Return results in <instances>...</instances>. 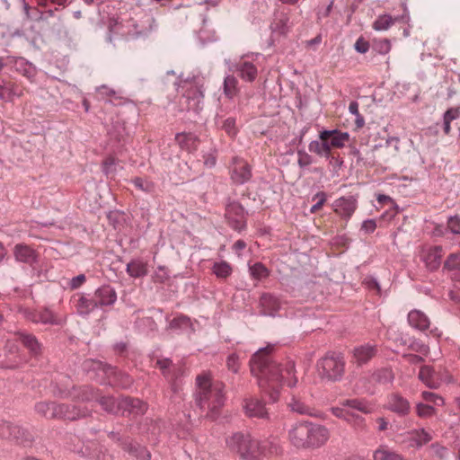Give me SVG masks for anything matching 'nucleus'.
<instances>
[{"label":"nucleus","instance_id":"1","mask_svg":"<svg viewBox=\"0 0 460 460\" xmlns=\"http://www.w3.org/2000/svg\"><path fill=\"white\" fill-rule=\"evenodd\" d=\"M272 350L273 346L268 345L253 353L249 361L252 375L258 377L260 383L266 381L280 385L284 379V373H286L288 376H293L288 385L289 387L295 386L297 378L294 375L296 371L294 361L289 360L285 367H282L274 358Z\"/></svg>","mask_w":460,"mask_h":460},{"label":"nucleus","instance_id":"2","mask_svg":"<svg viewBox=\"0 0 460 460\" xmlns=\"http://www.w3.org/2000/svg\"><path fill=\"white\" fill-rule=\"evenodd\" d=\"M196 384L199 392L195 394V403L200 410L208 409L206 417L212 420L220 414V409L225 405V384L221 381H211L205 375H198Z\"/></svg>","mask_w":460,"mask_h":460},{"label":"nucleus","instance_id":"3","mask_svg":"<svg viewBox=\"0 0 460 460\" xmlns=\"http://www.w3.org/2000/svg\"><path fill=\"white\" fill-rule=\"evenodd\" d=\"M83 368L91 379L98 381L102 385L128 389L133 384V378L128 373L101 360L86 359Z\"/></svg>","mask_w":460,"mask_h":460},{"label":"nucleus","instance_id":"4","mask_svg":"<svg viewBox=\"0 0 460 460\" xmlns=\"http://www.w3.org/2000/svg\"><path fill=\"white\" fill-rule=\"evenodd\" d=\"M288 437L296 448H315L328 440L329 431L323 425L301 421L289 430Z\"/></svg>","mask_w":460,"mask_h":460},{"label":"nucleus","instance_id":"5","mask_svg":"<svg viewBox=\"0 0 460 460\" xmlns=\"http://www.w3.org/2000/svg\"><path fill=\"white\" fill-rule=\"evenodd\" d=\"M315 367L321 380L335 383L345 373V361L341 354L330 351L317 360Z\"/></svg>","mask_w":460,"mask_h":460},{"label":"nucleus","instance_id":"6","mask_svg":"<svg viewBox=\"0 0 460 460\" xmlns=\"http://www.w3.org/2000/svg\"><path fill=\"white\" fill-rule=\"evenodd\" d=\"M178 92L188 100L189 109H199L200 102L204 98V78L199 75L184 76L181 74L173 83Z\"/></svg>","mask_w":460,"mask_h":460},{"label":"nucleus","instance_id":"7","mask_svg":"<svg viewBox=\"0 0 460 460\" xmlns=\"http://www.w3.org/2000/svg\"><path fill=\"white\" fill-rule=\"evenodd\" d=\"M226 445L230 450L237 453L243 460H261L260 443L248 433H234L226 438Z\"/></svg>","mask_w":460,"mask_h":460},{"label":"nucleus","instance_id":"8","mask_svg":"<svg viewBox=\"0 0 460 460\" xmlns=\"http://www.w3.org/2000/svg\"><path fill=\"white\" fill-rule=\"evenodd\" d=\"M2 438L23 447H31L34 441V436L27 428L11 421L4 427Z\"/></svg>","mask_w":460,"mask_h":460},{"label":"nucleus","instance_id":"9","mask_svg":"<svg viewBox=\"0 0 460 460\" xmlns=\"http://www.w3.org/2000/svg\"><path fill=\"white\" fill-rule=\"evenodd\" d=\"M248 212L243 205L236 200H228L226 204L225 217L231 228L242 232L246 228Z\"/></svg>","mask_w":460,"mask_h":460},{"label":"nucleus","instance_id":"10","mask_svg":"<svg viewBox=\"0 0 460 460\" xmlns=\"http://www.w3.org/2000/svg\"><path fill=\"white\" fill-rule=\"evenodd\" d=\"M121 415L130 419L142 417L147 411V404L142 400L130 396H120Z\"/></svg>","mask_w":460,"mask_h":460},{"label":"nucleus","instance_id":"11","mask_svg":"<svg viewBox=\"0 0 460 460\" xmlns=\"http://www.w3.org/2000/svg\"><path fill=\"white\" fill-rule=\"evenodd\" d=\"M14 335L17 341L28 350L29 355L35 359H40L43 354V345L37 337L25 331H16Z\"/></svg>","mask_w":460,"mask_h":460},{"label":"nucleus","instance_id":"12","mask_svg":"<svg viewBox=\"0 0 460 460\" xmlns=\"http://www.w3.org/2000/svg\"><path fill=\"white\" fill-rule=\"evenodd\" d=\"M288 11L285 8H279L274 12L273 20L270 25L272 37L275 35L286 37L291 29Z\"/></svg>","mask_w":460,"mask_h":460},{"label":"nucleus","instance_id":"13","mask_svg":"<svg viewBox=\"0 0 460 460\" xmlns=\"http://www.w3.org/2000/svg\"><path fill=\"white\" fill-rule=\"evenodd\" d=\"M320 140H324L327 148H342L345 143L349 141L350 136L349 132H342L337 128L326 129L323 128L318 135Z\"/></svg>","mask_w":460,"mask_h":460},{"label":"nucleus","instance_id":"14","mask_svg":"<svg viewBox=\"0 0 460 460\" xmlns=\"http://www.w3.org/2000/svg\"><path fill=\"white\" fill-rule=\"evenodd\" d=\"M385 408L399 417H406L411 412V403L399 393L388 395Z\"/></svg>","mask_w":460,"mask_h":460},{"label":"nucleus","instance_id":"15","mask_svg":"<svg viewBox=\"0 0 460 460\" xmlns=\"http://www.w3.org/2000/svg\"><path fill=\"white\" fill-rule=\"evenodd\" d=\"M13 252L19 262L33 266L39 261V253L36 250L24 243L15 244Z\"/></svg>","mask_w":460,"mask_h":460},{"label":"nucleus","instance_id":"16","mask_svg":"<svg viewBox=\"0 0 460 460\" xmlns=\"http://www.w3.org/2000/svg\"><path fill=\"white\" fill-rule=\"evenodd\" d=\"M259 304L263 315L275 316L281 308L279 296L270 292H264L261 295Z\"/></svg>","mask_w":460,"mask_h":460},{"label":"nucleus","instance_id":"17","mask_svg":"<svg viewBox=\"0 0 460 460\" xmlns=\"http://www.w3.org/2000/svg\"><path fill=\"white\" fill-rule=\"evenodd\" d=\"M121 449L135 460L151 459V453L146 447L141 445L129 437H127V440L124 442Z\"/></svg>","mask_w":460,"mask_h":460},{"label":"nucleus","instance_id":"18","mask_svg":"<svg viewBox=\"0 0 460 460\" xmlns=\"http://www.w3.org/2000/svg\"><path fill=\"white\" fill-rule=\"evenodd\" d=\"M54 412L55 419H64L71 421L86 416L85 412L80 408L66 403H57Z\"/></svg>","mask_w":460,"mask_h":460},{"label":"nucleus","instance_id":"19","mask_svg":"<svg viewBox=\"0 0 460 460\" xmlns=\"http://www.w3.org/2000/svg\"><path fill=\"white\" fill-rule=\"evenodd\" d=\"M27 319L33 323H40L43 324L61 325L62 320L58 318L54 313L45 307L39 311H31L26 314Z\"/></svg>","mask_w":460,"mask_h":460},{"label":"nucleus","instance_id":"20","mask_svg":"<svg viewBox=\"0 0 460 460\" xmlns=\"http://www.w3.org/2000/svg\"><path fill=\"white\" fill-rule=\"evenodd\" d=\"M94 296L99 307L111 306L117 301L116 289L109 284L98 288L94 292Z\"/></svg>","mask_w":460,"mask_h":460},{"label":"nucleus","instance_id":"21","mask_svg":"<svg viewBox=\"0 0 460 460\" xmlns=\"http://www.w3.org/2000/svg\"><path fill=\"white\" fill-rule=\"evenodd\" d=\"M357 199L354 196H343L334 201L335 212L349 219L357 208Z\"/></svg>","mask_w":460,"mask_h":460},{"label":"nucleus","instance_id":"22","mask_svg":"<svg viewBox=\"0 0 460 460\" xmlns=\"http://www.w3.org/2000/svg\"><path fill=\"white\" fill-rule=\"evenodd\" d=\"M353 358L358 366L368 363L377 354V347L369 343L355 347Z\"/></svg>","mask_w":460,"mask_h":460},{"label":"nucleus","instance_id":"23","mask_svg":"<svg viewBox=\"0 0 460 460\" xmlns=\"http://www.w3.org/2000/svg\"><path fill=\"white\" fill-rule=\"evenodd\" d=\"M243 409L246 415L249 417H256L261 419L268 418L265 403L257 398H251L246 400L243 405Z\"/></svg>","mask_w":460,"mask_h":460},{"label":"nucleus","instance_id":"24","mask_svg":"<svg viewBox=\"0 0 460 460\" xmlns=\"http://www.w3.org/2000/svg\"><path fill=\"white\" fill-rule=\"evenodd\" d=\"M234 71L237 73L238 76L241 77L245 82L252 83L253 82L258 75V70L256 66L249 61H242L236 63L234 66Z\"/></svg>","mask_w":460,"mask_h":460},{"label":"nucleus","instance_id":"25","mask_svg":"<svg viewBox=\"0 0 460 460\" xmlns=\"http://www.w3.org/2000/svg\"><path fill=\"white\" fill-rule=\"evenodd\" d=\"M175 141L181 149L193 152L198 148L199 138L191 132H180L175 135Z\"/></svg>","mask_w":460,"mask_h":460},{"label":"nucleus","instance_id":"26","mask_svg":"<svg viewBox=\"0 0 460 460\" xmlns=\"http://www.w3.org/2000/svg\"><path fill=\"white\" fill-rule=\"evenodd\" d=\"M98 389L91 385H74L73 401L90 402L97 400Z\"/></svg>","mask_w":460,"mask_h":460},{"label":"nucleus","instance_id":"27","mask_svg":"<svg viewBox=\"0 0 460 460\" xmlns=\"http://www.w3.org/2000/svg\"><path fill=\"white\" fill-rule=\"evenodd\" d=\"M126 272L134 279L144 278L148 274L147 262L140 258L133 259L127 264Z\"/></svg>","mask_w":460,"mask_h":460},{"label":"nucleus","instance_id":"28","mask_svg":"<svg viewBox=\"0 0 460 460\" xmlns=\"http://www.w3.org/2000/svg\"><path fill=\"white\" fill-rule=\"evenodd\" d=\"M408 323L409 324L419 331H426L429 329L430 322L428 316L420 310H411L408 314Z\"/></svg>","mask_w":460,"mask_h":460},{"label":"nucleus","instance_id":"29","mask_svg":"<svg viewBox=\"0 0 460 460\" xmlns=\"http://www.w3.org/2000/svg\"><path fill=\"white\" fill-rule=\"evenodd\" d=\"M252 178V167L248 164L235 166L231 171V180L237 185L244 184Z\"/></svg>","mask_w":460,"mask_h":460},{"label":"nucleus","instance_id":"30","mask_svg":"<svg viewBox=\"0 0 460 460\" xmlns=\"http://www.w3.org/2000/svg\"><path fill=\"white\" fill-rule=\"evenodd\" d=\"M443 256V249L441 246H434L424 257L426 267L430 271L437 270L441 265V259Z\"/></svg>","mask_w":460,"mask_h":460},{"label":"nucleus","instance_id":"31","mask_svg":"<svg viewBox=\"0 0 460 460\" xmlns=\"http://www.w3.org/2000/svg\"><path fill=\"white\" fill-rule=\"evenodd\" d=\"M108 135L111 141H115L118 144L124 143L128 136L125 123L120 120L112 122L111 128L108 131Z\"/></svg>","mask_w":460,"mask_h":460},{"label":"nucleus","instance_id":"32","mask_svg":"<svg viewBox=\"0 0 460 460\" xmlns=\"http://www.w3.org/2000/svg\"><path fill=\"white\" fill-rule=\"evenodd\" d=\"M96 401L102 410L110 414L117 415L120 412L119 397L116 399L111 395H99Z\"/></svg>","mask_w":460,"mask_h":460},{"label":"nucleus","instance_id":"33","mask_svg":"<svg viewBox=\"0 0 460 460\" xmlns=\"http://www.w3.org/2000/svg\"><path fill=\"white\" fill-rule=\"evenodd\" d=\"M238 84V79L234 75H227L224 78L223 93L227 99L233 100L239 94L240 89Z\"/></svg>","mask_w":460,"mask_h":460},{"label":"nucleus","instance_id":"34","mask_svg":"<svg viewBox=\"0 0 460 460\" xmlns=\"http://www.w3.org/2000/svg\"><path fill=\"white\" fill-rule=\"evenodd\" d=\"M76 307L79 314L87 315L91 312L99 308V305L97 304V301L95 300L94 295L91 297L81 296L80 298L77 300Z\"/></svg>","mask_w":460,"mask_h":460},{"label":"nucleus","instance_id":"35","mask_svg":"<svg viewBox=\"0 0 460 460\" xmlns=\"http://www.w3.org/2000/svg\"><path fill=\"white\" fill-rule=\"evenodd\" d=\"M373 382L378 385L392 384L394 379V374L390 367H382L373 372L371 376Z\"/></svg>","mask_w":460,"mask_h":460},{"label":"nucleus","instance_id":"36","mask_svg":"<svg viewBox=\"0 0 460 460\" xmlns=\"http://www.w3.org/2000/svg\"><path fill=\"white\" fill-rule=\"evenodd\" d=\"M57 408V402H37L34 406L36 412L46 419L53 420L55 416L53 413L54 409Z\"/></svg>","mask_w":460,"mask_h":460},{"label":"nucleus","instance_id":"37","mask_svg":"<svg viewBox=\"0 0 460 460\" xmlns=\"http://www.w3.org/2000/svg\"><path fill=\"white\" fill-rule=\"evenodd\" d=\"M212 272L217 279H226L232 274L233 269L226 261H216L212 266Z\"/></svg>","mask_w":460,"mask_h":460},{"label":"nucleus","instance_id":"38","mask_svg":"<svg viewBox=\"0 0 460 460\" xmlns=\"http://www.w3.org/2000/svg\"><path fill=\"white\" fill-rule=\"evenodd\" d=\"M341 405L363 413L370 412V407L367 404V402L363 399H346L341 402Z\"/></svg>","mask_w":460,"mask_h":460},{"label":"nucleus","instance_id":"39","mask_svg":"<svg viewBox=\"0 0 460 460\" xmlns=\"http://www.w3.org/2000/svg\"><path fill=\"white\" fill-rule=\"evenodd\" d=\"M377 148V146H375L374 148L371 150V152L367 153V155H371V156L363 157L361 155L360 151L354 146H349V155H353L357 159V164H362L363 165H369L374 166L375 165V160H374V155L373 152L375 149Z\"/></svg>","mask_w":460,"mask_h":460},{"label":"nucleus","instance_id":"40","mask_svg":"<svg viewBox=\"0 0 460 460\" xmlns=\"http://www.w3.org/2000/svg\"><path fill=\"white\" fill-rule=\"evenodd\" d=\"M249 271L251 276L257 279L261 280L270 276V270L262 262H255L249 266Z\"/></svg>","mask_w":460,"mask_h":460},{"label":"nucleus","instance_id":"41","mask_svg":"<svg viewBox=\"0 0 460 460\" xmlns=\"http://www.w3.org/2000/svg\"><path fill=\"white\" fill-rule=\"evenodd\" d=\"M391 49L390 40L387 39L374 40L371 44V52L379 55H385Z\"/></svg>","mask_w":460,"mask_h":460},{"label":"nucleus","instance_id":"42","mask_svg":"<svg viewBox=\"0 0 460 460\" xmlns=\"http://www.w3.org/2000/svg\"><path fill=\"white\" fill-rule=\"evenodd\" d=\"M192 326L190 318L181 314L169 322V328L172 330H183Z\"/></svg>","mask_w":460,"mask_h":460},{"label":"nucleus","instance_id":"43","mask_svg":"<svg viewBox=\"0 0 460 460\" xmlns=\"http://www.w3.org/2000/svg\"><path fill=\"white\" fill-rule=\"evenodd\" d=\"M394 23V19L388 15L384 14L378 16V18L373 23V29L376 31L387 30Z\"/></svg>","mask_w":460,"mask_h":460},{"label":"nucleus","instance_id":"44","mask_svg":"<svg viewBox=\"0 0 460 460\" xmlns=\"http://www.w3.org/2000/svg\"><path fill=\"white\" fill-rule=\"evenodd\" d=\"M375 460H406L402 456L388 450L377 449L374 454Z\"/></svg>","mask_w":460,"mask_h":460},{"label":"nucleus","instance_id":"45","mask_svg":"<svg viewBox=\"0 0 460 460\" xmlns=\"http://www.w3.org/2000/svg\"><path fill=\"white\" fill-rule=\"evenodd\" d=\"M444 270H458L460 272V254L451 253L444 262Z\"/></svg>","mask_w":460,"mask_h":460},{"label":"nucleus","instance_id":"46","mask_svg":"<svg viewBox=\"0 0 460 460\" xmlns=\"http://www.w3.org/2000/svg\"><path fill=\"white\" fill-rule=\"evenodd\" d=\"M132 182L137 189H139L146 193H152L155 191V183L152 181L144 180L141 177H135L132 180Z\"/></svg>","mask_w":460,"mask_h":460},{"label":"nucleus","instance_id":"47","mask_svg":"<svg viewBox=\"0 0 460 460\" xmlns=\"http://www.w3.org/2000/svg\"><path fill=\"white\" fill-rule=\"evenodd\" d=\"M53 394L55 396L59 397L61 399H71L73 400L74 396V385L71 388H67L62 385H56Z\"/></svg>","mask_w":460,"mask_h":460},{"label":"nucleus","instance_id":"48","mask_svg":"<svg viewBox=\"0 0 460 460\" xmlns=\"http://www.w3.org/2000/svg\"><path fill=\"white\" fill-rule=\"evenodd\" d=\"M416 412L419 417L427 418L434 415L436 409L431 405L419 402L416 404Z\"/></svg>","mask_w":460,"mask_h":460},{"label":"nucleus","instance_id":"49","mask_svg":"<svg viewBox=\"0 0 460 460\" xmlns=\"http://www.w3.org/2000/svg\"><path fill=\"white\" fill-rule=\"evenodd\" d=\"M409 349L422 355H427L429 350V346L418 339H412L411 341Z\"/></svg>","mask_w":460,"mask_h":460},{"label":"nucleus","instance_id":"50","mask_svg":"<svg viewBox=\"0 0 460 460\" xmlns=\"http://www.w3.org/2000/svg\"><path fill=\"white\" fill-rule=\"evenodd\" d=\"M447 228L454 234H460V217L458 215L450 216L447 218Z\"/></svg>","mask_w":460,"mask_h":460},{"label":"nucleus","instance_id":"51","mask_svg":"<svg viewBox=\"0 0 460 460\" xmlns=\"http://www.w3.org/2000/svg\"><path fill=\"white\" fill-rule=\"evenodd\" d=\"M436 376V372L431 366L424 365L420 367L418 377L424 384Z\"/></svg>","mask_w":460,"mask_h":460},{"label":"nucleus","instance_id":"52","mask_svg":"<svg viewBox=\"0 0 460 460\" xmlns=\"http://www.w3.org/2000/svg\"><path fill=\"white\" fill-rule=\"evenodd\" d=\"M59 11L60 9L58 7L45 11L36 10V14H38L37 22H48L49 19L50 17H55L56 13Z\"/></svg>","mask_w":460,"mask_h":460},{"label":"nucleus","instance_id":"53","mask_svg":"<svg viewBox=\"0 0 460 460\" xmlns=\"http://www.w3.org/2000/svg\"><path fill=\"white\" fill-rule=\"evenodd\" d=\"M222 128L231 137L237 134V128L235 127V119L229 117L223 121Z\"/></svg>","mask_w":460,"mask_h":460},{"label":"nucleus","instance_id":"54","mask_svg":"<svg viewBox=\"0 0 460 460\" xmlns=\"http://www.w3.org/2000/svg\"><path fill=\"white\" fill-rule=\"evenodd\" d=\"M308 149L311 153H314L317 155L322 154V151H324L327 149V145L324 143V140H320L318 137V140H313L310 142L308 146Z\"/></svg>","mask_w":460,"mask_h":460},{"label":"nucleus","instance_id":"55","mask_svg":"<svg viewBox=\"0 0 460 460\" xmlns=\"http://www.w3.org/2000/svg\"><path fill=\"white\" fill-rule=\"evenodd\" d=\"M421 397L424 401L433 402L436 405L444 404V399L432 392L424 391L421 394Z\"/></svg>","mask_w":460,"mask_h":460},{"label":"nucleus","instance_id":"56","mask_svg":"<svg viewBox=\"0 0 460 460\" xmlns=\"http://www.w3.org/2000/svg\"><path fill=\"white\" fill-rule=\"evenodd\" d=\"M14 92L10 85L0 84V99L4 102H12Z\"/></svg>","mask_w":460,"mask_h":460},{"label":"nucleus","instance_id":"57","mask_svg":"<svg viewBox=\"0 0 460 460\" xmlns=\"http://www.w3.org/2000/svg\"><path fill=\"white\" fill-rule=\"evenodd\" d=\"M298 155V166L300 168H305L310 165L313 163V157L307 154L305 150H297Z\"/></svg>","mask_w":460,"mask_h":460},{"label":"nucleus","instance_id":"58","mask_svg":"<svg viewBox=\"0 0 460 460\" xmlns=\"http://www.w3.org/2000/svg\"><path fill=\"white\" fill-rule=\"evenodd\" d=\"M364 420L365 419L359 415L358 413H355L350 411L349 415H348L347 422L352 424L356 428H364Z\"/></svg>","mask_w":460,"mask_h":460},{"label":"nucleus","instance_id":"59","mask_svg":"<svg viewBox=\"0 0 460 460\" xmlns=\"http://www.w3.org/2000/svg\"><path fill=\"white\" fill-rule=\"evenodd\" d=\"M115 164H116V160L114 157H112V156L107 157L102 164L103 173H105L106 175H109L111 173L115 172V171H116Z\"/></svg>","mask_w":460,"mask_h":460},{"label":"nucleus","instance_id":"60","mask_svg":"<svg viewBox=\"0 0 460 460\" xmlns=\"http://www.w3.org/2000/svg\"><path fill=\"white\" fill-rule=\"evenodd\" d=\"M226 366L233 373L239 370V357L235 353L230 354L226 358Z\"/></svg>","mask_w":460,"mask_h":460},{"label":"nucleus","instance_id":"61","mask_svg":"<svg viewBox=\"0 0 460 460\" xmlns=\"http://www.w3.org/2000/svg\"><path fill=\"white\" fill-rule=\"evenodd\" d=\"M370 47L371 46L369 42L366 40L363 37H359L354 45L355 50L360 54L367 53Z\"/></svg>","mask_w":460,"mask_h":460},{"label":"nucleus","instance_id":"62","mask_svg":"<svg viewBox=\"0 0 460 460\" xmlns=\"http://www.w3.org/2000/svg\"><path fill=\"white\" fill-rule=\"evenodd\" d=\"M376 229V222L375 219H367L364 220L360 230L363 231L365 234H369L375 232Z\"/></svg>","mask_w":460,"mask_h":460},{"label":"nucleus","instance_id":"63","mask_svg":"<svg viewBox=\"0 0 460 460\" xmlns=\"http://www.w3.org/2000/svg\"><path fill=\"white\" fill-rule=\"evenodd\" d=\"M95 447H98V445L96 444H92V445H86V446H83L78 451H77V454L82 456V457H85V458H89L91 459V457L93 456V453L94 452V449H95Z\"/></svg>","mask_w":460,"mask_h":460},{"label":"nucleus","instance_id":"64","mask_svg":"<svg viewBox=\"0 0 460 460\" xmlns=\"http://www.w3.org/2000/svg\"><path fill=\"white\" fill-rule=\"evenodd\" d=\"M91 460H111V456L106 454L99 446L95 447Z\"/></svg>","mask_w":460,"mask_h":460}]
</instances>
